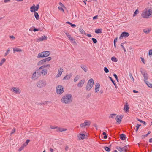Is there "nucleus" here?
Wrapping results in <instances>:
<instances>
[{
	"mask_svg": "<svg viewBox=\"0 0 152 152\" xmlns=\"http://www.w3.org/2000/svg\"><path fill=\"white\" fill-rule=\"evenodd\" d=\"M103 148L106 151L108 152H110L111 151V149H110V148L108 147L104 146Z\"/></svg>",
	"mask_w": 152,
	"mask_h": 152,
	"instance_id": "28",
	"label": "nucleus"
},
{
	"mask_svg": "<svg viewBox=\"0 0 152 152\" xmlns=\"http://www.w3.org/2000/svg\"><path fill=\"white\" fill-rule=\"evenodd\" d=\"M151 31V30L147 29H145L143 30V31L146 34L149 33Z\"/></svg>",
	"mask_w": 152,
	"mask_h": 152,
	"instance_id": "33",
	"label": "nucleus"
},
{
	"mask_svg": "<svg viewBox=\"0 0 152 152\" xmlns=\"http://www.w3.org/2000/svg\"><path fill=\"white\" fill-rule=\"evenodd\" d=\"M147 85L149 87L152 88V84L150 83L148 81H146L145 82Z\"/></svg>",
	"mask_w": 152,
	"mask_h": 152,
	"instance_id": "32",
	"label": "nucleus"
},
{
	"mask_svg": "<svg viewBox=\"0 0 152 152\" xmlns=\"http://www.w3.org/2000/svg\"><path fill=\"white\" fill-rule=\"evenodd\" d=\"M141 61H142V62L143 63L145 64V60H144V58H143L141 57Z\"/></svg>",
	"mask_w": 152,
	"mask_h": 152,
	"instance_id": "61",
	"label": "nucleus"
},
{
	"mask_svg": "<svg viewBox=\"0 0 152 152\" xmlns=\"http://www.w3.org/2000/svg\"><path fill=\"white\" fill-rule=\"evenodd\" d=\"M108 77L110 79V80L112 82L113 84L114 85L115 87H116V85L115 81L113 80L112 78L111 77L109 76Z\"/></svg>",
	"mask_w": 152,
	"mask_h": 152,
	"instance_id": "29",
	"label": "nucleus"
},
{
	"mask_svg": "<svg viewBox=\"0 0 152 152\" xmlns=\"http://www.w3.org/2000/svg\"><path fill=\"white\" fill-rule=\"evenodd\" d=\"M66 130V129L65 128H61L60 127H57V130H56L57 132H62L63 131H65Z\"/></svg>",
	"mask_w": 152,
	"mask_h": 152,
	"instance_id": "18",
	"label": "nucleus"
},
{
	"mask_svg": "<svg viewBox=\"0 0 152 152\" xmlns=\"http://www.w3.org/2000/svg\"><path fill=\"white\" fill-rule=\"evenodd\" d=\"M35 8L36 9V11H37L39 9V4H37L36 5V6H35Z\"/></svg>",
	"mask_w": 152,
	"mask_h": 152,
	"instance_id": "49",
	"label": "nucleus"
},
{
	"mask_svg": "<svg viewBox=\"0 0 152 152\" xmlns=\"http://www.w3.org/2000/svg\"><path fill=\"white\" fill-rule=\"evenodd\" d=\"M57 127H58L57 126L54 127L52 126H50V128L51 129H56V130H57Z\"/></svg>",
	"mask_w": 152,
	"mask_h": 152,
	"instance_id": "54",
	"label": "nucleus"
},
{
	"mask_svg": "<svg viewBox=\"0 0 152 152\" xmlns=\"http://www.w3.org/2000/svg\"><path fill=\"white\" fill-rule=\"evenodd\" d=\"M26 146V145H25V144H23L22 146L19 149L18 151H20L22 150H23L24 148Z\"/></svg>",
	"mask_w": 152,
	"mask_h": 152,
	"instance_id": "31",
	"label": "nucleus"
},
{
	"mask_svg": "<svg viewBox=\"0 0 152 152\" xmlns=\"http://www.w3.org/2000/svg\"><path fill=\"white\" fill-rule=\"evenodd\" d=\"M80 126L81 127V128H83V127H85L86 126H85V123H82L81 124Z\"/></svg>",
	"mask_w": 152,
	"mask_h": 152,
	"instance_id": "46",
	"label": "nucleus"
},
{
	"mask_svg": "<svg viewBox=\"0 0 152 152\" xmlns=\"http://www.w3.org/2000/svg\"><path fill=\"white\" fill-rule=\"evenodd\" d=\"M43 53H44L43 54H44V57H47L50 54V52L49 51H44Z\"/></svg>",
	"mask_w": 152,
	"mask_h": 152,
	"instance_id": "21",
	"label": "nucleus"
},
{
	"mask_svg": "<svg viewBox=\"0 0 152 152\" xmlns=\"http://www.w3.org/2000/svg\"><path fill=\"white\" fill-rule=\"evenodd\" d=\"M40 76L37 74L36 70L35 71L33 74L32 79L33 80H35L36 79H37Z\"/></svg>",
	"mask_w": 152,
	"mask_h": 152,
	"instance_id": "11",
	"label": "nucleus"
},
{
	"mask_svg": "<svg viewBox=\"0 0 152 152\" xmlns=\"http://www.w3.org/2000/svg\"><path fill=\"white\" fill-rule=\"evenodd\" d=\"M104 72L106 73H107L109 72V70L108 68L106 67H104Z\"/></svg>",
	"mask_w": 152,
	"mask_h": 152,
	"instance_id": "41",
	"label": "nucleus"
},
{
	"mask_svg": "<svg viewBox=\"0 0 152 152\" xmlns=\"http://www.w3.org/2000/svg\"><path fill=\"white\" fill-rule=\"evenodd\" d=\"M124 151L126 152H127V151H128V147H127V146L126 145L124 147Z\"/></svg>",
	"mask_w": 152,
	"mask_h": 152,
	"instance_id": "48",
	"label": "nucleus"
},
{
	"mask_svg": "<svg viewBox=\"0 0 152 152\" xmlns=\"http://www.w3.org/2000/svg\"><path fill=\"white\" fill-rule=\"evenodd\" d=\"M86 126L89 127L91 124V122L89 121L85 120L84 122Z\"/></svg>",
	"mask_w": 152,
	"mask_h": 152,
	"instance_id": "23",
	"label": "nucleus"
},
{
	"mask_svg": "<svg viewBox=\"0 0 152 152\" xmlns=\"http://www.w3.org/2000/svg\"><path fill=\"white\" fill-rule=\"evenodd\" d=\"M47 39V36H45L44 35L42 36L41 37H40L39 38L37 39V41H42L44 40H46Z\"/></svg>",
	"mask_w": 152,
	"mask_h": 152,
	"instance_id": "14",
	"label": "nucleus"
},
{
	"mask_svg": "<svg viewBox=\"0 0 152 152\" xmlns=\"http://www.w3.org/2000/svg\"><path fill=\"white\" fill-rule=\"evenodd\" d=\"M70 25L72 27H76V25L75 24H73L72 23H71Z\"/></svg>",
	"mask_w": 152,
	"mask_h": 152,
	"instance_id": "63",
	"label": "nucleus"
},
{
	"mask_svg": "<svg viewBox=\"0 0 152 152\" xmlns=\"http://www.w3.org/2000/svg\"><path fill=\"white\" fill-rule=\"evenodd\" d=\"M44 64V62L43 61V60H40V61H39L38 62L37 65H40L42 64Z\"/></svg>",
	"mask_w": 152,
	"mask_h": 152,
	"instance_id": "38",
	"label": "nucleus"
},
{
	"mask_svg": "<svg viewBox=\"0 0 152 152\" xmlns=\"http://www.w3.org/2000/svg\"><path fill=\"white\" fill-rule=\"evenodd\" d=\"M113 75L114 77H115V78L116 80L118 82H119V80L118 79V77L117 76V75H116V74H113Z\"/></svg>",
	"mask_w": 152,
	"mask_h": 152,
	"instance_id": "43",
	"label": "nucleus"
},
{
	"mask_svg": "<svg viewBox=\"0 0 152 152\" xmlns=\"http://www.w3.org/2000/svg\"><path fill=\"white\" fill-rule=\"evenodd\" d=\"M85 135L84 134H80L77 135V137L79 140L83 139L84 138Z\"/></svg>",
	"mask_w": 152,
	"mask_h": 152,
	"instance_id": "16",
	"label": "nucleus"
},
{
	"mask_svg": "<svg viewBox=\"0 0 152 152\" xmlns=\"http://www.w3.org/2000/svg\"><path fill=\"white\" fill-rule=\"evenodd\" d=\"M141 126V124H137V126H136V128H138V129H139V127Z\"/></svg>",
	"mask_w": 152,
	"mask_h": 152,
	"instance_id": "62",
	"label": "nucleus"
},
{
	"mask_svg": "<svg viewBox=\"0 0 152 152\" xmlns=\"http://www.w3.org/2000/svg\"><path fill=\"white\" fill-rule=\"evenodd\" d=\"M100 85L99 83H97L96 84L95 92V93H97L99 91Z\"/></svg>",
	"mask_w": 152,
	"mask_h": 152,
	"instance_id": "12",
	"label": "nucleus"
},
{
	"mask_svg": "<svg viewBox=\"0 0 152 152\" xmlns=\"http://www.w3.org/2000/svg\"><path fill=\"white\" fill-rule=\"evenodd\" d=\"M72 99V95L69 94H67L62 97L61 101L63 103L67 104L71 103Z\"/></svg>",
	"mask_w": 152,
	"mask_h": 152,
	"instance_id": "1",
	"label": "nucleus"
},
{
	"mask_svg": "<svg viewBox=\"0 0 152 152\" xmlns=\"http://www.w3.org/2000/svg\"><path fill=\"white\" fill-rule=\"evenodd\" d=\"M137 120L140 121V122L142 123L144 125H146V123L144 121H142L139 118H137Z\"/></svg>",
	"mask_w": 152,
	"mask_h": 152,
	"instance_id": "34",
	"label": "nucleus"
},
{
	"mask_svg": "<svg viewBox=\"0 0 152 152\" xmlns=\"http://www.w3.org/2000/svg\"><path fill=\"white\" fill-rule=\"evenodd\" d=\"M58 9H59V10H61V11H62L63 12H64V10H63V8L61 7H58Z\"/></svg>",
	"mask_w": 152,
	"mask_h": 152,
	"instance_id": "52",
	"label": "nucleus"
},
{
	"mask_svg": "<svg viewBox=\"0 0 152 152\" xmlns=\"http://www.w3.org/2000/svg\"><path fill=\"white\" fill-rule=\"evenodd\" d=\"M72 76V74L71 73L70 74L66 75L63 79V80H68Z\"/></svg>",
	"mask_w": 152,
	"mask_h": 152,
	"instance_id": "15",
	"label": "nucleus"
},
{
	"mask_svg": "<svg viewBox=\"0 0 152 152\" xmlns=\"http://www.w3.org/2000/svg\"><path fill=\"white\" fill-rule=\"evenodd\" d=\"M34 13V16L36 18L37 20H38L39 19V17L38 13L36 12H35Z\"/></svg>",
	"mask_w": 152,
	"mask_h": 152,
	"instance_id": "27",
	"label": "nucleus"
},
{
	"mask_svg": "<svg viewBox=\"0 0 152 152\" xmlns=\"http://www.w3.org/2000/svg\"><path fill=\"white\" fill-rule=\"evenodd\" d=\"M39 29L35 28V27H34V29L33 31L34 32H36L39 31Z\"/></svg>",
	"mask_w": 152,
	"mask_h": 152,
	"instance_id": "50",
	"label": "nucleus"
},
{
	"mask_svg": "<svg viewBox=\"0 0 152 152\" xmlns=\"http://www.w3.org/2000/svg\"><path fill=\"white\" fill-rule=\"evenodd\" d=\"M42 66H45L44 68L45 67H48V68H49L50 66V65L49 64H48L46 65H43Z\"/></svg>",
	"mask_w": 152,
	"mask_h": 152,
	"instance_id": "60",
	"label": "nucleus"
},
{
	"mask_svg": "<svg viewBox=\"0 0 152 152\" xmlns=\"http://www.w3.org/2000/svg\"><path fill=\"white\" fill-rule=\"evenodd\" d=\"M148 55L149 56L152 55V50L150 49L149 51Z\"/></svg>",
	"mask_w": 152,
	"mask_h": 152,
	"instance_id": "51",
	"label": "nucleus"
},
{
	"mask_svg": "<svg viewBox=\"0 0 152 152\" xmlns=\"http://www.w3.org/2000/svg\"><path fill=\"white\" fill-rule=\"evenodd\" d=\"M29 142H30V140H28V139L27 140H26V141L25 142V145H27L28 144V143H29Z\"/></svg>",
	"mask_w": 152,
	"mask_h": 152,
	"instance_id": "57",
	"label": "nucleus"
},
{
	"mask_svg": "<svg viewBox=\"0 0 152 152\" xmlns=\"http://www.w3.org/2000/svg\"><path fill=\"white\" fill-rule=\"evenodd\" d=\"M59 4L60 5L61 7H64V8H65V6L64 5V4L62 3H61V2H60L59 3Z\"/></svg>",
	"mask_w": 152,
	"mask_h": 152,
	"instance_id": "56",
	"label": "nucleus"
},
{
	"mask_svg": "<svg viewBox=\"0 0 152 152\" xmlns=\"http://www.w3.org/2000/svg\"><path fill=\"white\" fill-rule=\"evenodd\" d=\"M111 60L113 61L116 62L117 61V58L115 57H113L111 58Z\"/></svg>",
	"mask_w": 152,
	"mask_h": 152,
	"instance_id": "36",
	"label": "nucleus"
},
{
	"mask_svg": "<svg viewBox=\"0 0 152 152\" xmlns=\"http://www.w3.org/2000/svg\"><path fill=\"white\" fill-rule=\"evenodd\" d=\"M38 29H39V31H42L43 29V27H41L39 28Z\"/></svg>",
	"mask_w": 152,
	"mask_h": 152,
	"instance_id": "64",
	"label": "nucleus"
},
{
	"mask_svg": "<svg viewBox=\"0 0 152 152\" xmlns=\"http://www.w3.org/2000/svg\"><path fill=\"white\" fill-rule=\"evenodd\" d=\"M139 12V11L137 9L134 12V14H133V16H135L137 14H138Z\"/></svg>",
	"mask_w": 152,
	"mask_h": 152,
	"instance_id": "39",
	"label": "nucleus"
},
{
	"mask_svg": "<svg viewBox=\"0 0 152 152\" xmlns=\"http://www.w3.org/2000/svg\"><path fill=\"white\" fill-rule=\"evenodd\" d=\"M129 106L126 104H125L124 105V110L126 112H128L129 110Z\"/></svg>",
	"mask_w": 152,
	"mask_h": 152,
	"instance_id": "17",
	"label": "nucleus"
},
{
	"mask_svg": "<svg viewBox=\"0 0 152 152\" xmlns=\"http://www.w3.org/2000/svg\"><path fill=\"white\" fill-rule=\"evenodd\" d=\"M92 41H93V42L94 43L96 44L97 43V40L96 39L93 38H92Z\"/></svg>",
	"mask_w": 152,
	"mask_h": 152,
	"instance_id": "45",
	"label": "nucleus"
},
{
	"mask_svg": "<svg viewBox=\"0 0 152 152\" xmlns=\"http://www.w3.org/2000/svg\"><path fill=\"white\" fill-rule=\"evenodd\" d=\"M152 13V11L150 9L144 10L141 14L142 16L144 18H148Z\"/></svg>",
	"mask_w": 152,
	"mask_h": 152,
	"instance_id": "3",
	"label": "nucleus"
},
{
	"mask_svg": "<svg viewBox=\"0 0 152 152\" xmlns=\"http://www.w3.org/2000/svg\"><path fill=\"white\" fill-rule=\"evenodd\" d=\"M35 5L33 4L31 7H30V11L31 12H35L36 9L35 8Z\"/></svg>",
	"mask_w": 152,
	"mask_h": 152,
	"instance_id": "20",
	"label": "nucleus"
},
{
	"mask_svg": "<svg viewBox=\"0 0 152 152\" xmlns=\"http://www.w3.org/2000/svg\"><path fill=\"white\" fill-rule=\"evenodd\" d=\"M140 72L144 77V81H146L148 78V75L147 73H146V71L142 69V70H141Z\"/></svg>",
	"mask_w": 152,
	"mask_h": 152,
	"instance_id": "8",
	"label": "nucleus"
},
{
	"mask_svg": "<svg viewBox=\"0 0 152 152\" xmlns=\"http://www.w3.org/2000/svg\"><path fill=\"white\" fill-rule=\"evenodd\" d=\"M95 32L96 34L101 33H102V29L101 28L96 29Z\"/></svg>",
	"mask_w": 152,
	"mask_h": 152,
	"instance_id": "26",
	"label": "nucleus"
},
{
	"mask_svg": "<svg viewBox=\"0 0 152 152\" xmlns=\"http://www.w3.org/2000/svg\"><path fill=\"white\" fill-rule=\"evenodd\" d=\"M129 76H130V78L132 80H133V81H134V78L132 76V75L131 73H129Z\"/></svg>",
	"mask_w": 152,
	"mask_h": 152,
	"instance_id": "53",
	"label": "nucleus"
},
{
	"mask_svg": "<svg viewBox=\"0 0 152 152\" xmlns=\"http://www.w3.org/2000/svg\"><path fill=\"white\" fill-rule=\"evenodd\" d=\"M116 149L120 152H123V150L121 147L119 146H117Z\"/></svg>",
	"mask_w": 152,
	"mask_h": 152,
	"instance_id": "37",
	"label": "nucleus"
},
{
	"mask_svg": "<svg viewBox=\"0 0 152 152\" xmlns=\"http://www.w3.org/2000/svg\"><path fill=\"white\" fill-rule=\"evenodd\" d=\"M123 115H118L115 118V119L117 121V122L119 124H120L121 121V119L123 117Z\"/></svg>",
	"mask_w": 152,
	"mask_h": 152,
	"instance_id": "9",
	"label": "nucleus"
},
{
	"mask_svg": "<svg viewBox=\"0 0 152 152\" xmlns=\"http://www.w3.org/2000/svg\"><path fill=\"white\" fill-rule=\"evenodd\" d=\"M45 66H42L37 70V74L39 76L41 75L45 76L47 73V71L46 69H44Z\"/></svg>",
	"mask_w": 152,
	"mask_h": 152,
	"instance_id": "2",
	"label": "nucleus"
},
{
	"mask_svg": "<svg viewBox=\"0 0 152 152\" xmlns=\"http://www.w3.org/2000/svg\"><path fill=\"white\" fill-rule=\"evenodd\" d=\"M51 59V58L50 57H47L45 58V60L46 61H50Z\"/></svg>",
	"mask_w": 152,
	"mask_h": 152,
	"instance_id": "44",
	"label": "nucleus"
},
{
	"mask_svg": "<svg viewBox=\"0 0 152 152\" xmlns=\"http://www.w3.org/2000/svg\"><path fill=\"white\" fill-rule=\"evenodd\" d=\"M80 76L79 75H77L74 78V81L75 82H76L79 79Z\"/></svg>",
	"mask_w": 152,
	"mask_h": 152,
	"instance_id": "35",
	"label": "nucleus"
},
{
	"mask_svg": "<svg viewBox=\"0 0 152 152\" xmlns=\"http://www.w3.org/2000/svg\"><path fill=\"white\" fill-rule=\"evenodd\" d=\"M10 49L9 48L5 53V56H6V55H7L10 53Z\"/></svg>",
	"mask_w": 152,
	"mask_h": 152,
	"instance_id": "55",
	"label": "nucleus"
},
{
	"mask_svg": "<svg viewBox=\"0 0 152 152\" xmlns=\"http://www.w3.org/2000/svg\"><path fill=\"white\" fill-rule=\"evenodd\" d=\"M69 39L70 40L73 42L76 43L75 39L71 37Z\"/></svg>",
	"mask_w": 152,
	"mask_h": 152,
	"instance_id": "47",
	"label": "nucleus"
},
{
	"mask_svg": "<svg viewBox=\"0 0 152 152\" xmlns=\"http://www.w3.org/2000/svg\"><path fill=\"white\" fill-rule=\"evenodd\" d=\"M79 31L80 32H81L82 34L83 33L86 34V33L85 32V31L83 30V29L80 28L79 29Z\"/></svg>",
	"mask_w": 152,
	"mask_h": 152,
	"instance_id": "42",
	"label": "nucleus"
},
{
	"mask_svg": "<svg viewBox=\"0 0 152 152\" xmlns=\"http://www.w3.org/2000/svg\"><path fill=\"white\" fill-rule=\"evenodd\" d=\"M129 35V34L128 32L124 31L122 32L120 36L119 37L120 39H122L123 37L126 38Z\"/></svg>",
	"mask_w": 152,
	"mask_h": 152,
	"instance_id": "7",
	"label": "nucleus"
},
{
	"mask_svg": "<svg viewBox=\"0 0 152 152\" xmlns=\"http://www.w3.org/2000/svg\"><path fill=\"white\" fill-rule=\"evenodd\" d=\"M85 82L84 79L81 80L77 84V86L79 88H81L83 86Z\"/></svg>",
	"mask_w": 152,
	"mask_h": 152,
	"instance_id": "10",
	"label": "nucleus"
},
{
	"mask_svg": "<svg viewBox=\"0 0 152 152\" xmlns=\"http://www.w3.org/2000/svg\"><path fill=\"white\" fill-rule=\"evenodd\" d=\"M63 69L60 68L58 70V73L56 76L57 77H58L61 76V75L62 74V72H63Z\"/></svg>",
	"mask_w": 152,
	"mask_h": 152,
	"instance_id": "13",
	"label": "nucleus"
},
{
	"mask_svg": "<svg viewBox=\"0 0 152 152\" xmlns=\"http://www.w3.org/2000/svg\"><path fill=\"white\" fill-rule=\"evenodd\" d=\"M120 138L122 140H125L126 138V137L124 134H121L120 135Z\"/></svg>",
	"mask_w": 152,
	"mask_h": 152,
	"instance_id": "19",
	"label": "nucleus"
},
{
	"mask_svg": "<svg viewBox=\"0 0 152 152\" xmlns=\"http://www.w3.org/2000/svg\"><path fill=\"white\" fill-rule=\"evenodd\" d=\"M43 53H43V52L39 53L37 57L38 58L44 57V54H43Z\"/></svg>",
	"mask_w": 152,
	"mask_h": 152,
	"instance_id": "25",
	"label": "nucleus"
},
{
	"mask_svg": "<svg viewBox=\"0 0 152 152\" xmlns=\"http://www.w3.org/2000/svg\"><path fill=\"white\" fill-rule=\"evenodd\" d=\"M116 115L115 114H110V115L109 116V118H114V117Z\"/></svg>",
	"mask_w": 152,
	"mask_h": 152,
	"instance_id": "40",
	"label": "nucleus"
},
{
	"mask_svg": "<svg viewBox=\"0 0 152 152\" xmlns=\"http://www.w3.org/2000/svg\"><path fill=\"white\" fill-rule=\"evenodd\" d=\"M5 61L6 59L5 58H3L1 60V62L2 64L3 63L5 62Z\"/></svg>",
	"mask_w": 152,
	"mask_h": 152,
	"instance_id": "59",
	"label": "nucleus"
},
{
	"mask_svg": "<svg viewBox=\"0 0 152 152\" xmlns=\"http://www.w3.org/2000/svg\"><path fill=\"white\" fill-rule=\"evenodd\" d=\"M56 93L59 95H61L64 92V87L61 85L57 86L56 87Z\"/></svg>",
	"mask_w": 152,
	"mask_h": 152,
	"instance_id": "6",
	"label": "nucleus"
},
{
	"mask_svg": "<svg viewBox=\"0 0 152 152\" xmlns=\"http://www.w3.org/2000/svg\"><path fill=\"white\" fill-rule=\"evenodd\" d=\"M12 88L13 89V91L15 92L16 93H17L19 92V89H17L15 88L14 87Z\"/></svg>",
	"mask_w": 152,
	"mask_h": 152,
	"instance_id": "30",
	"label": "nucleus"
},
{
	"mask_svg": "<svg viewBox=\"0 0 152 152\" xmlns=\"http://www.w3.org/2000/svg\"><path fill=\"white\" fill-rule=\"evenodd\" d=\"M47 84L46 81L44 80H39L37 83V87L40 88L45 86Z\"/></svg>",
	"mask_w": 152,
	"mask_h": 152,
	"instance_id": "5",
	"label": "nucleus"
},
{
	"mask_svg": "<svg viewBox=\"0 0 152 152\" xmlns=\"http://www.w3.org/2000/svg\"><path fill=\"white\" fill-rule=\"evenodd\" d=\"M80 67L81 68L83 69L85 72H86L87 71L88 69L87 68L86 65L82 64L81 65Z\"/></svg>",
	"mask_w": 152,
	"mask_h": 152,
	"instance_id": "22",
	"label": "nucleus"
},
{
	"mask_svg": "<svg viewBox=\"0 0 152 152\" xmlns=\"http://www.w3.org/2000/svg\"><path fill=\"white\" fill-rule=\"evenodd\" d=\"M94 85V80L93 79H90L88 81L86 88L87 91H89L92 88Z\"/></svg>",
	"mask_w": 152,
	"mask_h": 152,
	"instance_id": "4",
	"label": "nucleus"
},
{
	"mask_svg": "<svg viewBox=\"0 0 152 152\" xmlns=\"http://www.w3.org/2000/svg\"><path fill=\"white\" fill-rule=\"evenodd\" d=\"M22 50L21 49H19L16 48H13L14 53H15V52H22Z\"/></svg>",
	"mask_w": 152,
	"mask_h": 152,
	"instance_id": "24",
	"label": "nucleus"
},
{
	"mask_svg": "<svg viewBox=\"0 0 152 152\" xmlns=\"http://www.w3.org/2000/svg\"><path fill=\"white\" fill-rule=\"evenodd\" d=\"M15 128H14L12 130V131L11 132V134L14 133H15Z\"/></svg>",
	"mask_w": 152,
	"mask_h": 152,
	"instance_id": "58",
	"label": "nucleus"
}]
</instances>
